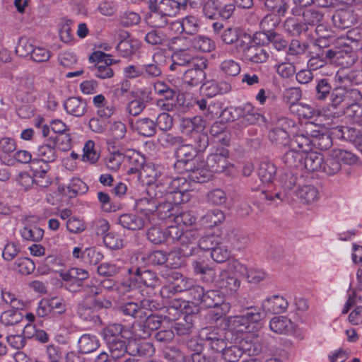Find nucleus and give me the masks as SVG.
<instances>
[{
    "label": "nucleus",
    "instance_id": "obj_17",
    "mask_svg": "<svg viewBox=\"0 0 362 362\" xmlns=\"http://www.w3.org/2000/svg\"><path fill=\"white\" fill-rule=\"evenodd\" d=\"M34 153L36 158L33 160H38L37 161L40 163H42V164L54 162L58 157L56 146L51 143L49 139L47 143L39 146Z\"/></svg>",
    "mask_w": 362,
    "mask_h": 362
},
{
    "label": "nucleus",
    "instance_id": "obj_15",
    "mask_svg": "<svg viewBox=\"0 0 362 362\" xmlns=\"http://www.w3.org/2000/svg\"><path fill=\"white\" fill-rule=\"evenodd\" d=\"M148 6V12L146 16V20L148 25L153 28H164L169 23L167 15L161 13L150 0L142 1Z\"/></svg>",
    "mask_w": 362,
    "mask_h": 362
},
{
    "label": "nucleus",
    "instance_id": "obj_28",
    "mask_svg": "<svg viewBox=\"0 0 362 362\" xmlns=\"http://www.w3.org/2000/svg\"><path fill=\"white\" fill-rule=\"evenodd\" d=\"M66 112L75 117L83 116L87 109L86 102L80 98L71 97L64 103Z\"/></svg>",
    "mask_w": 362,
    "mask_h": 362
},
{
    "label": "nucleus",
    "instance_id": "obj_23",
    "mask_svg": "<svg viewBox=\"0 0 362 362\" xmlns=\"http://www.w3.org/2000/svg\"><path fill=\"white\" fill-rule=\"evenodd\" d=\"M288 306V303L287 300L279 295H274L268 298L262 303L264 309L274 314L284 313L287 310Z\"/></svg>",
    "mask_w": 362,
    "mask_h": 362
},
{
    "label": "nucleus",
    "instance_id": "obj_30",
    "mask_svg": "<svg viewBox=\"0 0 362 362\" xmlns=\"http://www.w3.org/2000/svg\"><path fill=\"white\" fill-rule=\"evenodd\" d=\"M134 128L139 135L144 137H151L156 133V124L148 117L137 119L134 124Z\"/></svg>",
    "mask_w": 362,
    "mask_h": 362
},
{
    "label": "nucleus",
    "instance_id": "obj_12",
    "mask_svg": "<svg viewBox=\"0 0 362 362\" xmlns=\"http://www.w3.org/2000/svg\"><path fill=\"white\" fill-rule=\"evenodd\" d=\"M165 55L160 52L153 54L151 62L142 64L143 76L154 78L162 75V68L165 62Z\"/></svg>",
    "mask_w": 362,
    "mask_h": 362
},
{
    "label": "nucleus",
    "instance_id": "obj_10",
    "mask_svg": "<svg viewBox=\"0 0 362 362\" xmlns=\"http://www.w3.org/2000/svg\"><path fill=\"white\" fill-rule=\"evenodd\" d=\"M229 152L224 148H217L214 153H210L206 160V167L212 173L223 172L228 165Z\"/></svg>",
    "mask_w": 362,
    "mask_h": 362
},
{
    "label": "nucleus",
    "instance_id": "obj_51",
    "mask_svg": "<svg viewBox=\"0 0 362 362\" xmlns=\"http://www.w3.org/2000/svg\"><path fill=\"white\" fill-rule=\"evenodd\" d=\"M173 63L170 66L171 71H175L178 67L185 66L193 61L192 55L186 50H180L172 56Z\"/></svg>",
    "mask_w": 362,
    "mask_h": 362
},
{
    "label": "nucleus",
    "instance_id": "obj_13",
    "mask_svg": "<svg viewBox=\"0 0 362 362\" xmlns=\"http://www.w3.org/2000/svg\"><path fill=\"white\" fill-rule=\"evenodd\" d=\"M342 56L341 51H336L331 49H322L313 56L308 62V66L313 70H317L327 64L328 60L334 58L339 59Z\"/></svg>",
    "mask_w": 362,
    "mask_h": 362
},
{
    "label": "nucleus",
    "instance_id": "obj_44",
    "mask_svg": "<svg viewBox=\"0 0 362 362\" xmlns=\"http://www.w3.org/2000/svg\"><path fill=\"white\" fill-rule=\"evenodd\" d=\"M140 47L136 39H123L117 45V50L123 57H128L135 54Z\"/></svg>",
    "mask_w": 362,
    "mask_h": 362
},
{
    "label": "nucleus",
    "instance_id": "obj_54",
    "mask_svg": "<svg viewBox=\"0 0 362 362\" xmlns=\"http://www.w3.org/2000/svg\"><path fill=\"white\" fill-rule=\"evenodd\" d=\"M168 276L170 279H173V281H169L179 293L187 292L189 286H191V284L193 282L192 279L184 277L182 274L178 272H170Z\"/></svg>",
    "mask_w": 362,
    "mask_h": 362
},
{
    "label": "nucleus",
    "instance_id": "obj_31",
    "mask_svg": "<svg viewBox=\"0 0 362 362\" xmlns=\"http://www.w3.org/2000/svg\"><path fill=\"white\" fill-rule=\"evenodd\" d=\"M157 202L155 199L144 197L136 201L135 209L136 211L146 216L148 221H151V216L155 215L156 211Z\"/></svg>",
    "mask_w": 362,
    "mask_h": 362
},
{
    "label": "nucleus",
    "instance_id": "obj_60",
    "mask_svg": "<svg viewBox=\"0 0 362 362\" xmlns=\"http://www.w3.org/2000/svg\"><path fill=\"white\" fill-rule=\"evenodd\" d=\"M292 110L299 117L305 119H311L320 115V111L318 109L303 103L294 105Z\"/></svg>",
    "mask_w": 362,
    "mask_h": 362
},
{
    "label": "nucleus",
    "instance_id": "obj_45",
    "mask_svg": "<svg viewBox=\"0 0 362 362\" xmlns=\"http://www.w3.org/2000/svg\"><path fill=\"white\" fill-rule=\"evenodd\" d=\"M225 220L224 213L218 209H212L206 212L201 218L203 226L206 228L214 227Z\"/></svg>",
    "mask_w": 362,
    "mask_h": 362
},
{
    "label": "nucleus",
    "instance_id": "obj_22",
    "mask_svg": "<svg viewBox=\"0 0 362 362\" xmlns=\"http://www.w3.org/2000/svg\"><path fill=\"white\" fill-rule=\"evenodd\" d=\"M204 127L205 122L200 117L184 118L180 123L181 132L187 136H190V137L199 132H202Z\"/></svg>",
    "mask_w": 362,
    "mask_h": 362
},
{
    "label": "nucleus",
    "instance_id": "obj_4",
    "mask_svg": "<svg viewBox=\"0 0 362 362\" xmlns=\"http://www.w3.org/2000/svg\"><path fill=\"white\" fill-rule=\"evenodd\" d=\"M235 11L231 0H207L204 6V16L212 20L229 19Z\"/></svg>",
    "mask_w": 362,
    "mask_h": 362
},
{
    "label": "nucleus",
    "instance_id": "obj_40",
    "mask_svg": "<svg viewBox=\"0 0 362 362\" xmlns=\"http://www.w3.org/2000/svg\"><path fill=\"white\" fill-rule=\"evenodd\" d=\"M189 42L194 49L202 52H210L216 48L214 41L205 35L194 36Z\"/></svg>",
    "mask_w": 362,
    "mask_h": 362
},
{
    "label": "nucleus",
    "instance_id": "obj_20",
    "mask_svg": "<svg viewBox=\"0 0 362 362\" xmlns=\"http://www.w3.org/2000/svg\"><path fill=\"white\" fill-rule=\"evenodd\" d=\"M44 230L37 225L32 223L28 218L23 221V227L20 230V234L24 240L39 242L44 236Z\"/></svg>",
    "mask_w": 362,
    "mask_h": 362
},
{
    "label": "nucleus",
    "instance_id": "obj_1",
    "mask_svg": "<svg viewBox=\"0 0 362 362\" xmlns=\"http://www.w3.org/2000/svg\"><path fill=\"white\" fill-rule=\"evenodd\" d=\"M219 115L224 117L228 121L238 122L235 124V128H245L249 125L256 124L262 117L255 107L250 103L238 107H230L220 112Z\"/></svg>",
    "mask_w": 362,
    "mask_h": 362
},
{
    "label": "nucleus",
    "instance_id": "obj_37",
    "mask_svg": "<svg viewBox=\"0 0 362 362\" xmlns=\"http://www.w3.org/2000/svg\"><path fill=\"white\" fill-rule=\"evenodd\" d=\"M223 296L218 290L205 291L200 305L205 308H218L223 304Z\"/></svg>",
    "mask_w": 362,
    "mask_h": 362
},
{
    "label": "nucleus",
    "instance_id": "obj_21",
    "mask_svg": "<svg viewBox=\"0 0 362 362\" xmlns=\"http://www.w3.org/2000/svg\"><path fill=\"white\" fill-rule=\"evenodd\" d=\"M206 96L212 98L218 94H225L231 90V85L225 81L209 80L202 84Z\"/></svg>",
    "mask_w": 362,
    "mask_h": 362
},
{
    "label": "nucleus",
    "instance_id": "obj_52",
    "mask_svg": "<svg viewBox=\"0 0 362 362\" xmlns=\"http://www.w3.org/2000/svg\"><path fill=\"white\" fill-rule=\"evenodd\" d=\"M171 257H177V254L170 253L168 257L167 254L164 251L155 250L143 257L142 259L146 260L148 264L156 266L161 265L167 262Z\"/></svg>",
    "mask_w": 362,
    "mask_h": 362
},
{
    "label": "nucleus",
    "instance_id": "obj_58",
    "mask_svg": "<svg viewBox=\"0 0 362 362\" xmlns=\"http://www.w3.org/2000/svg\"><path fill=\"white\" fill-rule=\"evenodd\" d=\"M183 139L180 136H175L173 134L163 132L158 136V144L164 148H170L180 145Z\"/></svg>",
    "mask_w": 362,
    "mask_h": 362
},
{
    "label": "nucleus",
    "instance_id": "obj_26",
    "mask_svg": "<svg viewBox=\"0 0 362 362\" xmlns=\"http://www.w3.org/2000/svg\"><path fill=\"white\" fill-rule=\"evenodd\" d=\"M100 346L98 337L90 334H83L78 341V352L88 354L95 351Z\"/></svg>",
    "mask_w": 362,
    "mask_h": 362
},
{
    "label": "nucleus",
    "instance_id": "obj_53",
    "mask_svg": "<svg viewBox=\"0 0 362 362\" xmlns=\"http://www.w3.org/2000/svg\"><path fill=\"white\" fill-rule=\"evenodd\" d=\"M156 211L155 215L160 220L174 218L177 211L168 200H164L160 203L156 204Z\"/></svg>",
    "mask_w": 362,
    "mask_h": 362
},
{
    "label": "nucleus",
    "instance_id": "obj_48",
    "mask_svg": "<svg viewBox=\"0 0 362 362\" xmlns=\"http://www.w3.org/2000/svg\"><path fill=\"white\" fill-rule=\"evenodd\" d=\"M21 310L11 308L4 311L0 315V323L5 326H12L21 322L23 315Z\"/></svg>",
    "mask_w": 362,
    "mask_h": 362
},
{
    "label": "nucleus",
    "instance_id": "obj_8",
    "mask_svg": "<svg viewBox=\"0 0 362 362\" xmlns=\"http://www.w3.org/2000/svg\"><path fill=\"white\" fill-rule=\"evenodd\" d=\"M103 307V303L95 298L83 300L78 305L77 314L83 320L96 324L100 322L98 310Z\"/></svg>",
    "mask_w": 362,
    "mask_h": 362
},
{
    "label": "nucleus",
    "instance_id": "obj_46",
    "mask_svg": "<svg viewBox=\"0 0 362 362\" xmlns=\"http://www.w3.org/2000/svg\"><path fill=\"white\" fill-rule=\"evenodd\" d=\"M259 35H263L267 40V44L272 43L273 47L278 51L285 50L288 47L287 40L281 35L274 31L268 30L259 33ZM266 42L263 40V45Z\"/></svg>",
    "mask_w": 362,
    "mask_h": 362
},
{
    "label": "nucleus",
    "instance_id": "obj_19",
    "mask_svg": "<svg viewBox=\"0 0 362 362\" xmlns=\"http://www.w3.org/2000/svg\"><path fill=\"white\" fill-rule=\"evenodd\" d=\"M16 149V144L11 137H3L0 139V160L7 165H14V159L12 158Z\"/></svg>",
    "mask_w": 362,
    "mask_h": 362
},
{
    "label": "nucleus",
    "instance_id": "obj_61",
    "mask_svg": "<svg viewBox=\"0 0 362 362\" xmlns=\"http://www.w3.org/2000/svg\"><path fill=\"white\" fill-rule=\"evenodd\" d=\"M173 329L174 332H175L179 336L189 334L193 329V315H187L183 320L175 322Z\"/></svg>",
    "mask_w": 362,
    "mask_h": 362
},
{
    "label": "nucleus",
    "instance_id": "obj_33",
    "mask_svg": "<svg viewBox=\"0 0 362 362\" xmlns=\"http://www.w3.org/2000/svg\"><path fill=\"white\" fill-rule=\"evenodd\" d=\"M296 195L300 202L305 204L313 203L319 198L318 190L311 185L302 186L296 192Z\"/></svg>",
    "mask_w": 362,
    "mask_h": 362
},
{
    "label": "nucleus",
    "instance_id": "obj_41",
    "mask_svg": "<svg viewBox=\"0 0 362 362\" xmlns=\"http://www.w3.org/2000/svg\"><path fill=\"white\" fill-rule=\"evenodd\" d=\"M218 284L221 288L233 293L238 289L240 281L236 276L230 275L228 272L223 271L220 274Z\"/></svg>",
    "mask_w": 362,
    "mask_h": 362
},
{
    "label": "nucleus",
    "instance_id": "obj_55",
    "mask_svg": "<svg viewBox=\"0 0 362 362\" xmlns=\"http://www.w3.org/2000/svg\"><path fill=\"white\" fill-rule=\"evenodd\" d=\"M302 18L307 27H314L323 21L324 13L315 8H306L302 13Z\"/></svg>",
    "mask_w": 362,
    "mask_h": 362
},
{
    "label": "nucleus",
    "instance_id": "obj_9",
    "mask_svg": "<svg viewBox=\"0 0 362 362\" xmlns=\"http://www.w3.org/2000/svg\"><path fill=\"white\" fill-rule=\"evenodd\" d=\"M201 339L204 345L214 352H223L226 348L227 343L222 334L211 327L202 328L199 332Z\"/></svg>",
    "mask_w": 362,
    "mask_h": 362
},
{
    "label": "nucleus",
    "instance_id": "obj_29",
    "mask_svg": "<svg viewBox=\"0 0 362 362\" xmlns=\"http://www.w3.org/2000/svg\"><path fill=\"white\" fill-rule=\"evenodd\" d=\"M334 134L339 138L344 139L356 144L362 148V136L359 135V132L355 129L349 127L337 126L334 129Z\"/></svg>",
    "mask_w": 362,
    "mask_h": 362
},
{
    "label": "nucleus",
    "instance_id": "obj_62",
    "mask_svg": "<svg viewBox=\"0 0 362 362\" xmlns=\"http://www.w3.org/2000/svg\"><path fill=\"white\" fill-rule=\"evenodd\" d=\"M220 71L227 76H236L241 71L240 64L234 59L223 60L219 65Z\"/></svg>",
    "mask_w": 362,
    "mask_h": 362
},
{
    "label": "nucleus",
    "instance_id": "obj_64",
    "mask_svg": "<svg viewBox=\"0 0 362 362\" xmlns=\"http://www.w3.org/2000/svg\"><path fill=\"white\" fill-rule=\"evenodd\" d=\"M315 27V33L318 36V39L316 40V45L320 47H326V45L323 43L324 40L333 37V31L332 30L331 26L328 23H324L322 21Z\"/></svg>",
    "mask_w": 362,
    "mask_h": 362
},
{
    "label": "nucleus",
    "instance_id": "obj_3",
    "mask_svg": "<svg viewBox=\"0 0 362 362\" xmlns=\"http://www.w3.org/2000/svg\"><path fill=\"white\" fill-rule=\"evenodd\" d=\"M357 156L350 151L343 149H334L325 158L321 170L327 175L332 176L338 173L341 169V164L351 165L356 162Z\"/></svg>",
    "mask_w": 362,
    "mask_h": 362
},
{
    "label": "nucleus",
    "instance_id": "obj_27",
    "mask_svg": "<svg viewBox=\"0 0 362 362\" xmlns=\"http://www.w3.org/2000/svg\"><path fill=\"white\" fill-rule=\"evenodd\" d=\"M129 355L139 356H150L155 349L153 344L148 341L134 339L129 343Z\"/></svg>",
    "mask_w": 362,
    "mask_h": 362
},
{
    "label": "nucleus",
    "instance_id": "obj_43",
    "mask_svg": "<svg viewBox=\"0 0 362 362\" xmlns=\"http://www.w3.org/2000/svg\"><path fill=\"white\" fill-rule=\"evenodd\" d=\"M303 153L291 148L281 158L282 162L289 169L303 168Z\"/></svg>",
    "mask_w": 362,
    "mask_h": 362
},
{
    "label": "nucleus",
    "instance_id": "obj_36",
    "mask_svg": "<svg viewBox=\"0 0 362 362\" xmlns=\"http://www.w3.org/2000/svg\"><path fill=\"white\" fill-rule=\"evenodd\" d=\"M257 174L263 183H272L276 177V167L270 161L261 162L257 170Z\"/></svg>",
    "mask_w": 362,
    "mask_h": 362
},
{
    "label": "nucleus",
    "instance_id": "obj_24",
    "mask_svg": "<svg viewBox=\"0 0 362 362\" xmlns=\"http://www.w3.org/2000/svg\"><path fill=\"white\" fill-rule=\"evenodd\" d=\"M292 149H295L303 154L311 151L313 148V140L304 132L295 135L288 143Z\"/></svg>",
    "mask_w": 362,
    "mask_h": 362
},
{
    "label": "nucleus",
    "instance_id": "obj_18",
    "mask_svg": "<svg viewBox=\"0 0 362 362\" xmlns=\"http://www.w3.org/2000/svg\"><path fill=\"white\" fill-rule=\"evenodd\" d=\"M335 26L346 29L351 27L356 22V15L351 10L337 9L332 17Z\"/></svg>",
    "mask_w": 362,
    "mask_h": 362
},
{
    "label": "nucleus",
    "instance_id": "obj_11",
    "mask_svg": "<svg viewBox=\"0 0 362 362\" xmlns=\"http://www.w3.org/2000/svg\"><path fill=\"white\" fill-rule=\"evenodd\" d=\"M206 68V62H203L201 64H194L192 69H189L183 73V84L189 87L198 86L202 84L206 79V73L204 71Z\"/></svg>",
    "mask_w": 362,
    "mask_h": 362
},
{
    "label": "nucleus",
    "instance_id": "obj_57",
    "mask_svg": "<svg viewBox=\"0 0 362 362\" xmlns=\"http://www.w3.org/2000/svg\"><path fill=\"white\" fill-rule=\"evenodd\" d=\"M309 45L307 42H303L297 39H293L288 45L287 51V56L289 57L288 59L291 60L303 55L305 53Z\"/></svg>",
    "mask_w": 362,
    "mask_h": 362
},
{
    "label": "nucleus",
    "instance_id": "obj_38",
    "mask_svg": "<svg viewBox=\"0 0 362 362\" xmlns=\"http://www.w3.org/2000/svg\"><path fill=\"white\" fill-rule=\"evenodd\" d=\"M303 167L308 172L320 170L323 163V156L313 151H309L303 154Z\"/></svg>",
    "mask_w": 362,
    "mask_h": 362
},
{
    "label": "nucleus",
    "instance_id": "obj_59",
    "mask_svg": "<svg viewBox=\"0 0 362 362\" xmlns=\"http://www.w3.org/2000/svg\"><path fill=\"white\" fill-rule=\"evenodd\" d=\"M268 136L271 142L276 146H286L290 141L288 132L279 127L270 130Z\"/></svg>",
    "mask_w": 362,
    "mask_h": 362
},
{
    "label": "nucleus",
    "instance_id": "obj_42",
    "mask_svg": "<svg viewBox=\"0 0 362 362\" xmlns=\"http://www.w3.org/2000/svg\"><path fill=\"white\" fill-rule=\"evenodd\" d=\"M284 29L292 36H298L308 30V27L304 21H299L294 17L286 18L284 22Z\"/></svg>",
    "mask_w": 362,
    "mask_h": 362
},
{
    "label": "nucleus",
    "instance_id": "obj_25",
    "mask_svg": "<svg viewBox=\"0 0 362 362\" xmlns=\"http://www.w3.org/2000/svg\"><path fill=\"white\" fill-rule=\"evenodd\" d=\"M336 80L346 86L348 83L351 85H362V70L351 69L348 71L341 70L337 71L336 74Z\"/></svg>",
    "mask_w": 362,
    "mask_h": 362
},
{
    "label": "nucleus",
    "instance_id": "obj_14",
    "mask_svg": "<svg viewBox=\"0 0 362 362\" xmlns=\"http://www.w3.org/2000/svg\"><path fill=\"white\" fill-rule=\"evenodd\" d=\"M200 233L197 229H189L183 232L178 244L184 256L194 255L198 243L197 242Z\"/></svg>",
    "mask_w": 362,
    "mask_h": 362
},
{
    "label": "nucleus",
    "instance_id": "obj_35",
    "mask_svg": "<svg viewBox=\"0 0 362 362\" xmlns=\"http://www.w3.org/2000/svg\"><path fill=\"white\" fill-rule=\"evenodd\" d=\"M270 329L279 334H286L293 328V322L285 316H276L269 322Z\"/></svg>",
    "mask_w": 362,
    "mask_h": 362
},
{
    "label": "nucleus",
    "instance_id": "obj_32",
    "mask_svg": "<svg viewBox=\"0 0 362 362\" xmlns=\"http://www.w3.org/2000/svg\"><path fill=\"white\" fill-rule=\"evenodd\" d=\"M123 330L122 325L118 323L110 324L103 329L101 336L105 344H110L123 339Z\"/></svg>",
    "mask_w": 362,
    "mask_h": 362
},
{
    "label": "nucleus",
    "instance_id": "obj_49",
    "mask_svg": "<svg viewBox=\"0 0 362 362\" xmlns=\"http://www.w3.org/2000/svg\"><path fill=\"white\" fill-rule=\"evenodd\" d=\"M1 298L3 303L10 306L11 308L23 309L26 306L22 299L6 288L1 289Z\"/></svg>",
    "mask_w": 362,
    "mask_h": 362
},
{
    "label": "nucleus",
    "instance_id": "obj_16",
    "mask_svg": "<svg viewBox=\"0 0 362 362\" xmlns=\"http://www.w3.org/2000/svg\"><path fill=\"white\" fill-rule=\"evenodd\" d=\"M124 161L129 164L128 175L141 174L146 163V158L136 150L129 149L124 153Z\"/></svg>",
    "mask_w": 362,
    "mask_h": 362
},
{
    "label": "nucleus",
    "instance_id": "obj_47",
    "mask_svg": "<svg viewBox=\"0 0 362 362\" xmlns=\"http://www.w3.org/2000/svg\"><path fill=\"white\" fill-rule=\"evenodd\" d=\"M333 88L327 78H321L316 80L315 89V98L319 101H325L330 96Z\"/></svg>",
    "mask_w": 362,
    "mask_h": 362
},
{
    "label": "nucleus",
    "instance_id": "obj_5",
    "mask_svg": "<svg viewBox=\"0 0 362 362\" xmlns=\"http://www.w3.org/2000/svg\"><path fill=\"white\" fill-rule=\"evenodd\" d=\"M122 270L131 275L133 280H136V287L139 288L141 286L155 288L161 284L160 278L157 274L150 269H142L139 267L130 266L124 267Z\"/></svg>",
    "mask_w": 362,
    "mask_h": 362
},
{
    "label": "nucleus",
    "instance_id": "obj_7",
    "mask_svg": "<svg viewBox=\"0 0 362 362\" xmlns=\"http://www.w3.org/2000/svg\"><path fill=\"white\" fill-rule=\"evenodd\" d=\"M155 93L161 97L158 105L165 111H173L176 107V91L164 81H157L153 86Z\"/></svg>",
    "mask_w": 362,
    "mask_h": 362
},
{
    "label": "nucleus",
    "instance_id": "obj_63",
    "mask_svg": "<svg viewBox=\"0 0 362 362\" xmlns=\"http://www.w3.org/2000/svg\"><path fill=\"white\" fill-rule=\"evenodd\" d=\"M144 40L152 46L165 45L168 37L163 32L152 29L146 34Z\"/></svg>",
    "mask_w": 362,
    "mask_h": 362
},
{
    "label": "nucleus",
    "instance_id": "obj_39",
    "mask_svg": "<svg viewBox=\"0 0 362 362\" xmlns=\"http://www.w3.org/2000/svg\"><path fill=\"white\" fill-rule=\"evenodd\" d=\"M38 160H33L32 161V165H30L31 170L33 171V179L35 182L41 187H46L49 186L51 182L48 180H40L39 179H44L46 173L48 171L49 167L47 164L40 165V163Z\"/></svg>",
    "mask_w": 362,
    "mask_h": 362
},
{
    "label": "nucleus",
    "instance_id": "obj_56",
    "mask_svg": "<svg viewBox=\"0 0 362 362\" xmlns=\"http://www.w3.org/2000/svg\"><path fill=\"white\" fill-rule=\"evenodd\" d=\"M119 310L127 316L134 318H143V315L146 316V311H144L137 303L127 302L124 303L119 307Z\"/></svg>",
    "mask_w": 362,
    "mask_h": 362
},
{
    "label": "nucleus",
    "instance_id": "obj_2",
    "mask_svg": "<svg viewBox=\"0 0 362 362\" xmlns=\"http://www.w3.org/2000/svg\"><path fill=\"white\" fill-rule=\"evenodd\" d=\"M249 41H239L233 50V54H236L245 63L260 64L267 61L269 57L268 51L259 43L247 37Z\"/></svg>",
    "mask_w": 362,
    "mask_h": 362
},
{
    "label": "nucleus",
    "instance_id": "obj_6",
    "mask_svg": "<svg viewBox=\"0 0 362 362\" xmlns=\"http://www.w3.org/2000/svg\"><path fill=\"white\" fill-rule=\"evenodd\" d=\"M177 160L174 164L175 169L179 173L192 170L197 163V152L192 144H182L176 150Z\"/></svg>",
    "mask_w": 362,
    "mask_h": 362
},
{
    "label": "nucleus",
    "instance_id": "obj_34",
    "mask_svg": "<svg viewBox=\"0 0 362 362\" xmlns=\"http://www.w3.org/2000/svg\"><path fill=\"white\" fill-rule=\"evenodd\" d=\"M118 223L128 230H140L144 226V219L133 214H124L118 218Z\"/></svg>",
    "mask_w": 362,
    "mask_h": 362
},
{
    "label": "nucleus",
    "instance_id": "obj_50",
    "mask_svg": "<svg viewBox=\"0 0 362 362\" xmlns=\"http://www.w3.org/2000/svg\"><path fill=\"white\" fill-rule=\"evenodd\" d=\"M110 354L117 361L123 357L127 353L129 354V344H127L126 341L123 339L115 341L110 344H106Z\"/></svg>",
    "mask_w": 362,
    "mask_h": 362
}]
</instances>
